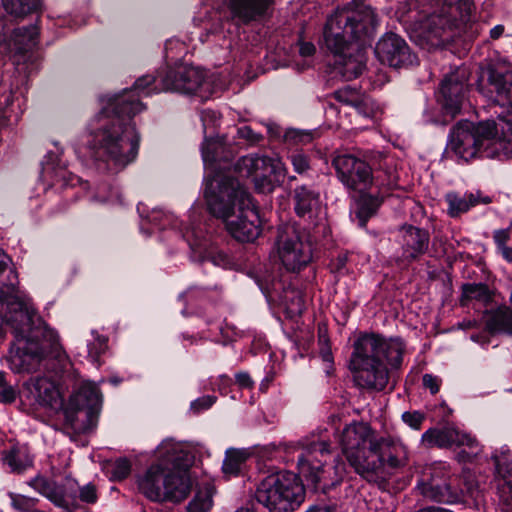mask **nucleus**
<instances>
[{
  "label": "nucleus",
  "instance_id": "1",
  "mask_svg": "<svg viewBox=\"0 0 512 512\" xmlns=\"http://www.w3.org/2000/svg\"><path fill=\"white\" fill-rule=\"evenodd\" d=\"M156 77L138 78L133 87L108 97L107 105L96 116L87 148L91 158L113 171H121L133 163L139 152L140 134L132 117L145 109L141 97L149 96V86Z\"/></svg>",
  "mask_w": 512,
  "mask_h": 512
},
{
  "label": "nucleus",
  "instance_id": "53",
  "mask_svg": "<svg viewBox=\"0 0 512 512\" xmlns=\"http://www.w3.org/2000/svg\"><path fill=\"white\" fill-rule=\"evenodd\" d=\"M52 177L54 184H61L62 186L73 185L74 179L64 169L54 170Z\"/></svg>",
  "mask_w": 512,
  "mask_h": 512
},
{
  "label": "nucleus",
  "instance_id": "64",
  "mask_svg": "<svg viewBox=\"0 0 512 512\" xmlns=\"http://www.w3.org/2000/svg\"><path fill=\"white\" fill-rule=\"evenodd\" d=\"M346 260H347L346 256H339L337 258V261H336V264H335L336 265V270L339 271L342 268H344L345 265H346Z\"/></svg>",
  "mask_w": 512,
  "mask_h": 512
},
{
  "label": "nucleus",
  "instance_id": "30",
  "mask_svg": "<svg viewBox=\"0 0 512 512\" xmlns=\"http://www.w3.org/2000/svg\"><path fill=\"white\" fill-rule=\"evenodd\" d=\"M485 330L491 335L512 336V308L505 304L483 312Z\"/></svg>",
  "mask_w": 512,
  "mask_h": 512
},
{
  "label": "nucleus",
  "instance_id": "57",
  "mask_svg": "<svg viewBox=\"0 0 512 512\" xmlns=\"http://www.w3.org/2000/svg\"><path fill=\"white\" fill-rule=\"evenodd\" d=\"M316 51V48L311 42H300L299 44V53L303 57H310Z\"/></svg>",
  "mask_w": 512,
  "mask_h": 512
},
{
  "label": "nucleus",
  "instance_id": "29",
  "mask_svg": "<svg viewBox=\"0 0 512 512\" xmlns=\"http://www.w3.org/2000/svg\"><path fill=\"white\" fill-rule=\"evenodd\" d=\"M294 211L305 220H312L321 208L319 192L312 186H298L293 191Z\"/></svg>",
  "mask_w": 512,
  "mask_h": 512
},
{
  "label": "nucleus",
  "instance_id": "8",
  "mask_svg": "<svg viewBox=\"0 0 512 512\" xmlns=\"http://www.w3.org/2000/svg\"><path fill=\"white\" fill-rule=\"evenodd\" d=\"M493 120L474 124L472 122H459L450 132L447 150L455 153L457 157L468 162L476 157L501 158L500 148L503 143L491 142L496 132Z\"/></svg>",
  "mask_w": 512,
  "mask_h": 512
},
{
  "label": "nucleus",
  "instance_id": "58",
  "mask_svg": "<svg viewBox=\"0 0 512 512\" xmlns=\"http://www.w3.org/2000/svg\"><path fill=\"white\" fill-rule=\"evenodd\" d=\"M458 327L463 330H468L478 327V322L476 320H463L458 323Z\"/></svg>",
  "mask_w": 512,
  "mask_h": 512
},
{
  "label": "nucleus",
  "instance_id": "41",
  "mask_svg": "<svg viewBox=\"0 0 512 512\" xmlns=\"http://www.w3.org/2000/svg\"><path fill=\"white\" fill-rule=\"evenodd\" d=\"M11 504L14 509L20 512H47L36 507L39 499L27 497L21 494L10 493Z\"/></svg>",
  "mask_w": 512,
  "mask_h": 512
},
{
  "label": "nucleus",
  "instance_id": "25",
  "mask_svg": "<svg viewBox=\"0 0 512 512\" xmlns=\"http://www.w3.org/2000/svg\"><path fill=\"white\" fill-rule=\"evenodd\" d=\"M269 164L270 157L251 154L239 158L234 164V170L241 176L253 177L256 187L261 191H271Z\"/></svg>",
  "mask_w": 512,
  "mask_h": 512
},
{
  "label": "nucleus",
  "instance_id": "48",
  "mask_svg": "<svg viewBox=\"0 0 512 512\" xmlns=\"http://www.w3.org/2000/svg\"><path fill=\"white\" fill-rule=\"evenodd\" d=\"M217 400L216 396L213 395H205L202 396L193 402H191L190 410L194 414H199L207 409H209Z\"/></svg>",
  "mask_w": 512,
  "mask_h": 512
},
{
  "label": "nucleus",
  "instance_id": "59",
  "mask_svg": "<svg viewBox=\"0 0 512 512\" xmlns=\"http://www.w3.org/2000/svg\"><path fill=\"white\" fill-rule=\"evenodd\" d=\"M498 250L500 251V253H501L502 257H503L506 261H508V262L512 263V247H510V246H508V245H507V246L502 247V248H500V249H498Z\"/></svg>",
  "mask_w": 512,
  "mask_h": 512
},
{
  "label": "nucleus",
  "instance_id": "3",
  "mask_svg": "<svg viewBox=\"0 0 512 512\" xmlns=\"http://www.w3.org/2000/svg\"><path fill=\"white\" fill-rule=\"evenodd\" d=\"M209 212L224 221L228 233L239 242H253L261 233L257 210L245 188L227 175H218L205 192Z\"/></svg>",
  "mask_w": 512,
  "mask_h": 512
},
{
  "label": "nucleus",
  "instance_id": "22",
  "mask_svg": "<svg viewBox=\"0 0 512 512\" xmlns=\"http://www.w3.org/2000/svg\"><path fill=\"white\" fill-rule=\"evenodd\" d=\"M378 60L393 68L409 67L417 64V56L399 35L389 32L383 35L375 47Z\"/></svg>",
  "mask_w": 512,
  "mask_h": 512
},
{
  "label": "nucleus",
  "instance_id": "38",
  "mask_svg": "<svg viewBox=\"0 0 512 512\" xmlns=\"http://www.w3.org/2000/svg\"><path fill=\"white\" fill-rule=\"evenodd\" d=\"M4 462L10 467L12 472L21 473L32 466L33 460L26 450L12 448L4 457Z\"/></svg>",
  "mask_w": 512,
  "mask_h": 512
},
{
  "label": "nucleus",
  "instance_id": "43",
  "mask_svg": "<svg viewBox=\"0 0 512 512\" xmlns=\"http://www.w3.org/2000/svg\"><path fill=\"white\" fill-rule=\"evenodd\" d=\"M354 108L359 115H362L365 118H373L378 111V105L375 103V101L369 96L365 95L359 96L354 105Z\"/></svg>",
  "mask_w": 512,
  "mask_h": 512
},
{
  "label": "nucleus",
  "instance_id": "55",
  "mask_svg": "<svg viewBox=\"0 0 512 512\" xmlns=\"http://www.w3.org/2000/svg\"><path fill=\"white\" fill-rule=\"evenodd\" d=\"M16 390L11 385H5L0 388V402L12 403L16 400Z\"/></svg>",
  "mask_w": 512,
  "mask_h": 512
},
{
  "label": "nucleus",
  "instance_id": "33",
  "mask_svg": "<svg viewBox=\"0 0 512 512\" xmlns=\"http://www.w3.org/2000/svg\"><path fill=\"white\" fill-rule=\"evenodd\" d=\"M220 148H222V146L220 145V142L217 140L205 139V141L202 144L201 150H202L203 161L206 164L209 163L212 166L211 169L213 171V175L211 177L208 176L206 178V187H205L204 193L206 192L209 182H211L218 175L230 176L233 179H235L238 183H240L238 181V179H236L233 175H231L230 172L218 170V168H221V165H218V167L216 165V162L218 160V158H217L218 149H220Z\"/></svg>",
  "mask_w": 512,
  "mask_h": 512
},
{
  "label": "nucleus",
  "instance_id": "7",
  "mask_svg": "<svg viewBox=\"0 0 512 512\" xmlns=\"http://www.w3.org/2000/svg\"><path fill=\"white\" fill-rule=\"evenodd\" d=\"M416 490L428 501L440 504L477 502L480 490L473 478H466L463 487L460 479L450 466L444 462H436L425 467L417 481Z\"/></svg>",
  "mask_w": 512,
  "mask_h": 512
},
{
  "label": "nucleus",
  "instance_id": "26",
  "mask_svg": "<svg viewBox=\"0 0 512 512\" xmlns=\"http://www.w3.org/2000/svg\"><path fill=\"white\" fill-rule=\"evenodd\" d=\"M402 258L408 262L418 260L426 254L430 244L428 230L413 225H403L399 229Z\"/></svg>",
  "mask_w": 512,
  "mask_h": 512
},
{
  "label": "nucleus",
  "instance_id": "18",
  "mask_svg": "<svg viewBox=\"0 0 512 512\" xmlns=\"http://www.w3.org/2000/svg\"><path fill=\"white\" fill-rule=\"evenodd\" d=\"M29 485L63 512L76 511V494L79 491V483L74 478L65 477L61 482H57L37 476L29 482Z\"/></svg>",
  "mask_w": 512,
  "mask_h": 512
},
{
  "label": "nucleus",
  "instance_id": "12",
  "mask_svg": "<svg viewBox=\"0 0 512 512\" xmlns=\"http://www.w3.org/2000/svg\"><path fill=\"white\" fill-rule=\"evenodd\" d=\"M138 487L151 501L180 502L188 496L191 482L187 476L172 473L162 465L154 464L139 479Z\"/></svg>",
  "mask_w": 512,
  "mask_h": 512
},
{
  "label": "nucleus",
  "instance_id": "47",
  "mask_svg": "<svg viewBox=\"0 0 512 512\" xmlns=\"http://www.w3.org/2000/svg\"><path fill=\"white\" fill-rule=\"evenodd\" d=\"M131 472V463L126 458L117 459L112 468V476L116 480H123Z\"/></svg>",
  "mask_w": 512,
  "mask_h": 512
},
{
  "label": "nucleus",
  "instance_id": "56",
  "mask_svg": "<svg viewBox=\"0 0 512 512\" xmlns=\"http://www.w3.org/2000/svg\"><path fill=\"white\" fill-rule=\"evenodd\" d=\"M236 383L241 388H251L254 384L250 375L247 372H239L235 375Z\"/></svg>",
  "mask_w": 512,
  "mask_h": 512
},
{
  "label": "nucleus",
  "instance_id": "39",
  "mask_svg": "<svg viewBox=\"0 0 512 512\" xmlns=\"http://www.w3.org/2000/svg\"><path fill=\"white\" fill-rule=\"evenodd\" d=\"M247 453L243 450L228 449L223 461L222 470L225 475L236 476L246 461Z\"/></svg>",
  "mask_w": 512,
  "mask_h": 512
},
{
  "label": "nucleus",
  "instance_id": "44",
  "mask_svg": "<svg viewBox=\"0 0 512 512\" xmlns=\"http://www.w3.org/2000/svg\"><path fill=\"white\" fill-rule=\"evenodd\" d=\"M284 138L292 145H306L313 140V133L311 131L291 129L285 133Z\"/></svg>",
  "mask_w": 512,
  "mask_h": 512
},
{
  "label": "nucleus",
  "instance_id": "15",
  "mask_svg": "<svg viewBox=\"0 0 512 512\" xmlns=\"http://www.w3.org/2000/svg\"><path fill=\"white\" fill-rule=\"evenodd\" d=\"M100 404L98 387L90 382L83 383L63 408L65 426L74 432L85 431L98 412Z\"/></svg>",
  "mask_w": 512,
  "mask_h": 512
},
{
  "label": "nucleus",
  "instance_id": "2",
  "mask_svg": "<svg viewBox=\"0 0 512 512\" xmlns=\"http://www.w3.org/2000/svg\"><path fill=\"white\" fill-rule=\"evenodd\" d=\"M379 18L369 5L338 9L326 22L324 42L335 56V70L346 81L360 76L366 67L365 45L376 34Z\"/></svg>",
  "mask_w": 512,
  "mask_h": 512
},
{
  "label": "nucleus",
  "instance_id": "23",
  "mask_svg": "<svg viewBox=\"0 0 512 512\" xmlns=\"http://www.w3.org/2000/svg\"><path fill=\"white\" fill-rule=\"evenodd\" d=\"M467 75L464 69H456L441 81L437 93V102L445 114L454 117L461 110L467 91Z\"/></svg>",
  "mask_w": 512,
  "mask_h": 512
},
{
  "label": "nucleus",
  "instance_id": "4",
  "mask_svg": "<svg viewBox=\"0 0 512 512\" xmlns=\"http://www.w3.org/2000/svg\"><path fill=\"white\" fill-rule=\"evenodd\" d=\"M353 348L350 366L356 385L370 391L384 390L389 381L385 361L396 369L401 366L405 350L403 341L365 333L356 339Z\"/></svg>",
  "mask_w": 512,
  "mask_h": 512
},
{
  "label": "nucleus",
  "instance_id": "14",
  "mask_svg": "<svg viewBox=\"0 0 512 512\" xmlns=\"http://www.w3.org/2000/svg\"><path fill=\"white\" fill-rule=\"evenodd\" d=\"M283 446L287 453L299 452L297 456L299 473L317 486L324 473V462L330 455V444L313 436L297 442L285 443Z\"/></svg>",
  "mask_w": 512,
  "mask_h": 512
},
{
  "label": "nucleus",
  "instance_id": "34",
  "mask_svg": "<svg viewBox=\"0 0 512 512\" xmlns=\"http://www.w3.org/2000/svg\"><path fill=\"white\" fill-rule=\"evenodd\" d=\"M497 128L491 142L503 143L500 148L501 157L512 156V114L507 117H499V122H495Z\"/></svg>",
  "mask_w": 512,
  "mask_h": 512
},
{
  "label": "nucleus",
  "instance_id": "63",
  "mask_svg": "<svg viewBox=\"0 0 512 512\" xmlns=\"http://www.w3.org/2000/svg\"><path fill=\"white\" fill-rule=\"evenodd\" d=\"M470 339L474 342H478V343H487L488 342V339L486 336L484 335H480V334H472L470 336Z\"/></svg>",
  "mask_w": 512,
  "mask_h": 512
},
{
  "label": "nucleus",
  "instance_id": "49",
  "mask_svg": "<svg viewBox=\"0 0 512 512\" xmlns=\"http://www.w3.org/2000/svg\"><path fill=\"white\" fill-rule=\"evenodd\" d=\"M274 175L277 182H283L287 176V168L280 159L270 157L269 176Z\"/></svg>",
  "mask_w": 512,
  "mask_h": 512
},
{
  "label": "nucleus",
  "instance_id": "27",
  "mask_svg": "<svg viewBox=\"0 0 512 512\" xmlns=\"http://www.w3.org/2000/svg\"><path fill=\"white\" fill-rule=\"evenodd\" d=\"M26 388L33 401L40 406L56 408L62 404L55 381L46 376H34L26 382Z\"/></svg>",
  "mask_w": 512,
  "mask_h": 512
},
{
  "label": "nucleus",
  "instance_id": "32",
  "mask_svg": "<svg viewBox=\"0 0 512 512\" xmlns=\"http://www.w3.org/2000/svg\"><path fill=\"white\" fill-rule=\"evenodd\" d=\"M494 296L495 291L485 283H464L461 286L459 303L460 306L466 307L471 301H477L487 307L494 302Z\"/></svg>",
  "mask_w": 512,
  "mask_h": 512
},
{
  "label": "nucleus",
  "instance_id": "40",
  "mask_svg": "<svg viewBox=\"0 0 512 512\" xmlns=\"http://www.w3.org/2000/svg\"><path fill=\"white\" fill-rule=\"evenodd\" d=\"M381 204V200L377 196L370 194L361 195L358 201L357 216L360 220V224L365 226L369 218H371L378 210Z\"/></svg>",
  "mask_w": 512,
  "mask_h": 512
},
{
  "label": "nucleus",
  "instance_id": "42",
  "mask_svg": "<svg viewBox=\"0 0 512 512\" xmlns=\"http://www.w3.org/2000/svg\"><path fill=\"white\" fill-rule=\"evenodd\" d=\"M98 500L97 488L94 484L88 483L84 486L79 485L78 494H76V510L82 507V504H95Z\"/></svg>",
  "mask_w": 512,
  "mask_h": 512
},
{
  "label": "nucleus",
  "instance_id": "51",
  "mask_svg": "<svg viewBox=\"0 0 512 512\" xmlns=\"http://www.w3.org/2000/svg\"><path fill=\"white\" fill-rule=\"evenodd\" d=\"M290 160L294 170L299 174H303L310 168L309 158L303 153H293Z\"/></svg>",
  "mask_w": 512,
  "mask_h": 512
},
{
  "label": "nucleus",
  "instance_id": "28",
  "mask_svg": "<svg viewBox=\"0 0 512 512\" xmlns=\"http://www.w3.org/2000/svg\"><path fill=\"white\" fill-rule=\"evenodd\" d=\"M492 459L496 469L497 491L502 502L509 505L512 500V452L502 450Z\"/></svg>",
  "mask_w": 512,
  "mask_h": 512
},
{
  "label": "nucleus",
  "instance_id": "24",
  "mask_svg": "<svg viewBox=\"0 0 512 512\" xmlns=\"http://www.w3.org/2000/svg\"><path fill=\"white\" fill-rule=\"evenodd\" d=\"M226 3L236 23L249 25L271 16L275 0H226Z\"/></svg>",
  "mask_w": 512,
  "mask_h": 512
},
{
  "label": "nucleus",
  "instance_id": "20",
  "mask_svg": "<svg viewBox=\"0 0 512 512\" xmlns=\"http://www.w3.org/2000/svg\"><path fill=\"white\" fill-rule=\"evenodd\" d=\"M477 90L490 102L512 108V75L489 66L481 70Z\"/></svg>",
  "mask_w": 512,
  "mask_h": 512
},
{
  "label": "nucleus",
  "instance_id": "35",
  "mask_svg": "<svg viewBox=\"0 0 512 512\" xmlns=\"http://www.w3.org/2000/svg\"><path fill=\"white\" fill-rule=\"evenodd\" d=\"M214 487L204 483L198 488L193 499L187 506L188 512H208L213 505Z\"/></svg>",
  "mask_w": 512,
  "mask_h": 512
},
{
  "label": "nucleus",
  "instance_id": "11",
  "mask_svg": "<svg viewBox=\"0 0 512 512\" xmlns=\"http://www.w3.org/2000/svg\"><path fill=\"white\" fill-rule=\"evenodd\" d=\"M18 345L10 353V368L15 373L37 371L50 354L60 356L59 336L54 330L39 331L30 338L17 341Z\"/></svg>",
  "mask_w": 512,
  "mask_h": 512
},
{
  "label": "nucleus",
  "instance_id": "5",
  "mask_svg": "<svg viewBox=\"0 0 512 512\" xmlns=\"http://www.w3.org/2000/svg\"><path fill=\"white\" fill-rule=\"evenodd\" d=\"M425 19L421 29L425 37L442 42L455 37L471 39L477 34L473 19L474 4L471 0H416Z\"/></svg>",
  "mask_w": 512,
  "mask_h": 512
},
{
  "label": "nucleus",
  "instance_id": "13",
  "mask_svg": "<svg viewBox=\"0 0 512 512\" xmlns=\"http://www.w3.org/2000/svg\"><path fill=\"white\" fill-rule=\"evenodd\" d=\"M360 476L369 482H375L384 474L386 467L398 469L407 465V449L391 438L379 437L370 441L368 456Z\"/></svg>",
  "mask_w": 512,
  "mask_h": 512
},
{
  "label": "nucleus",
  "instance_id": "62",
  "mask_svg": "<svg viewBox=\"0 0 512 512\" xmlns=\"http://www.w3.org/2000/svg\"><path fill=\"white\" fill-rule=\"evenodd\" d=\"M321 355L324 361L331 362L332 361V353L328 346H325L321 349Z\"/></svg>",
  "mask_w": 512,
  "mask_h": 512
},
{
  "label": "nucleus",
  "instance_id": "61",
  "mask_svg": "<svg viewBox=\"0 0 512 512\" xmlns=\"http://www.w3.org/2000/svg\"><path fill=\"white\" fill-rule=\"evenodd\" d=\"M306 512H334V510L332 509V507L327 506V505H317V506L311 507Z\"/></svg>",
  "mask_w": 512,
  "mask_h": 512
},
{
  "label": "nucleus",
  "instance_id": "60",
  "mask_svg": "<svg viewBox=\"0 0 512 512\" xmlns=\"http://www.w3.org/2000/svg\"><path fill=\"white\" fill-rule=\"evenodd\" d=\"M504 32V26L496 25L490 30V37L492 39H498Z\"/></svg>",
  "mask_w": 512,
  "mask_h": 512
},
{
  "label": "nucleus",
  "instance_id": "36",
  "mask_svg": "<svg viewBox=\"0 0 512 512\" xmlns=\"http://www.w3.org/2000/svg\"><path fill=\"white\" fill-rule=\"evenodd\" d=\"M39 30L36 25L17 28L13 32V41L19 52H26L37 44Z\"/></svg>",
  "mask_w": 512,
  "mask_h": 512
},
{
  "label": "nucleus",
  "instance_id": "10",
  "mask_svg": "<svg viewBox=\"0 0 512 512\" xmlns=\"http://www.w3.org/2000/svg\"><path fill=\"white\" fill-rule=\"evenodd\" d=\"M275 247L282 265L290 272L301 271L313 259L310 233L295 223L278 226Z\"/></svg>",
  "mask_w": 512,
  "mask_h": 512
},
{
  "label": "nucleus",
  "instance_id": "46",
  "mask_svg": "<svg viewBox=\"0 0 512 512\" xmlns=\"http://www.w3.org/2000/svg\"><path fill=\"white\" fill-rule=\"evenodd\" d=\"M425 419V413L418 410L406 411L402 414L403 422L414 430H420Z\"/></svg>",
  "mask_w": 512,
  "mask_h": 512
},
{
  "label": "nucleus",
  "instance_id": "19",
  "mask_svg": "<svg viewBox=\"0 0 512 512\" xmlns=\"http://www.w3.org/2000/svg\"><path fill=\"white\" fill-rule=\"evenodd\" d=\"M373 437L370 427L364 423H353L342 432V450L348 463L360 474L368 456L370 441Z\"/></svg>",
  "mask_w": 512,
  "mask_h": 512
},
{
  "label": "nucleus",
  "instance_id": "16",
  "mask_svg": "<svg viewBox=\"0 0 512 512\" xmlns=\"http://www.w3.org/2000/svg\"><path fill=\"white\" fill-rule=\"evenodd\" d=\"M422 441L430 447H461L455 456L459 463H471L482 452V446L474 436L452 426L430 428L422 435Z\"/></svg>",
  "mask_w": 512,
  "mask_h": 512
},
{
  "label": "nucleus",
  "instance_id": "54",
  "mask_svg": "<svg viewBox=\"0 0 512 512\" xmlns=\"http://www.w3.org/2000/svg\"><path fill=\"white\" fill-rule=\"evenodd\" d=\"M493 240L498 249L507 246V242L510 240L509 229L495 230L493 233Z\"/></svg>",
  "mask_w": 512,
  "mask_h": 512
},
{
  "label": "nucleus",
  "instance_id": "50",
  "mask_svg": "<svg viewBox=\"0 0 512 512\" xmlns=\"http://www.w3.org/2000/svg\"><path fill=\"white\" fill-rule=\"evenodd\" d=\"M237 135L240 139L247 141L249 144H257L263 140V135L256 133L250 126H242L237 129Z\"/></svg>",
  "mask_w": 512,
  "mask_h": 512
},
{
  "label": "nucleus",
  "instance_id": "6",
  "mask_svg": "<svg viewBox=\"0 0 512 512\" xmlns=\"http://www.w3.org/2000/svg\"><path fill=\"white\" fill-rule=\"evenodd\" d=\"M9 256L0 248V305L4 311V321L14 334L16 341L30 338L36 331L39 336L44 330H52L46 326L20 295L18 275L9 269Z\"/></svg>",
  "mask_w": 512,
  "mask_h": 512
},
{
  "label": "nucleus",
  "instance_id": "9",
  "mask_svg": "<svg viewBox=\"0 0 512 512\" xmlns=\"http://www.w3.org/2000/svg\"><path fill=\"white\" fill-rule=\"evenodd\" d=\"M254 498L269 512H293L305 499V488L291 472L265 477L257 486Z\"/></svg>",
  "mask_w": 512,
  "mask_h": 512
},
{
  "label": "nucleus",
  "instance_id": "45",
  "mask_svg": "<svg viewBox=\"0 0 512 512\" xmlns=\"http://www.w3.org/2000/svg\"><path fill=\"white\" fill-rule=\"evenodd\" d=\"M333 96L337 101L354 107L360 94L356 89L350 86H346L342 89L335 91L333 93Z\"/></svg>",
  "mask_w": 512,
  "mask_h": 512
},
{
  "label": "nucleus",
  "instance_id": "21",
  "mask_svg": "<svg viewBox=\"0 0 512 512\" xmlns=\"http://www.w3.org/2000/svg\"><path fill=\"white\" fill-rule=\"evenodd\" d=\"M158 82L161 90L175 91L184 94H194L204 83V72L194 66L180 64L160 73Z\"/></svg>",
  "mask_w": 512,
  "mask_h": 512
},
{
  "label": "nucleus",
  "instance_id": "37",
  "mask_svg": "<svg viewBox=\"0 0 512 512\" xmlns=\"http://www.w3.org/2000/svg\"><path fill=\"white\" fill-rule=\"evenodd\" d=\"M5 11L13 17L23 18L36 12L41 5L40 0H2Z\"/></svg>",
  "mask_w": 512,
  "mask_h": 512
},
{
  "label": "nucleus",
  "instance_id": "17",
  "mask_svg": "<svg viewBox=\"0 0 512 512\" xmlns=\"http://www.w3.org/2000/svg\"><path fill=\"white\" fill-rule=\"evenodd\" d=\"M332 166L340 182L349 190L364 192L373 184L372 168L364 160L351 154H338Z\"/></svg>",
  "mask_w": 512,
  "mask_h": 512
},
{
  "label": "nucleus",
  "instance_id": "31",
  "mask_svg": "<svg viewBox=\"0 0 512 512\" xmlns=\"http://www.w3.org/2000/svg\"><path fill=\"white\" fill-rule=\"evenodd\" d=\"M448 203V214L451 217H458L467 212L471 207L479 204H489L492 202L491 197L483 195L481 191L466 193L463 196L455 192H450L445 197Z\"/></svg>",
  "mask_w": 512,
  "mask_h": 512
},
{
  "label": "nucleus",
  "instance_id": "52",
  "mask_svg": "<svg viewBox=\"0 0 512 512\" xmlns=\"http://www.w3.org/2000/svg\"><path fill=\"white\" fill-rule=\"evenodd\" d=\"M422 383L423 386L426 389H429L431 394L434 395L439 392L442 380L439 377L434 376L432 374H424L422 377Z\"/></svg>",
  "mask_w": 512,
  "mask_h": 512
}]
</instances>
